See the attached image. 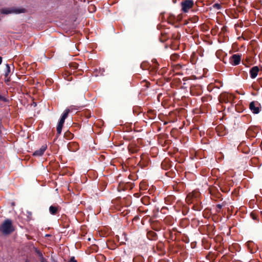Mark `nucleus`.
Returning a JSON list of instances; mask_svg holds the SVG:
<instances>
[{
  "instance_id": "nucleus-26",
  "label": "nucleus",
  "mask_w": 262,
  "mask_h": 262,
  "mask_svg": "<svg viewBox=\"0 0 262 262\" xmlns=\"http://www.w3.org/2000/svg\"><path fill=\"white\" fill-rule=\"evenodd\" d=\"M26 262H28V261H26Z\"/></svg>"
},
{
  "instance_id": "nucleus-1",
  "label": "nucleus",
  "mask_w": 262,
  "mask_h": 262,
  "mask_svg": "<svg viewBox=\"0 0 262 262\" xmlns=\"http://www.w3.org/2000/svg\"><path fill=\"white\" fill-rule=\"evenodd\" d=\"M14 230L11 220L7 219L2 224L0 227L1 232L4 234L8 235Z\"/></svg>"
},
{
  "instance_id": "nucleus-13",
  "label": "nucleus",
  "mask_w": 262,
  "mask_h": 262,
  "mask_svg": "<svg viewBox=\"0 0 262 262\" xmlns=\"http://www.w3.org/2000/svg\"><path fill=\"white\" fill-rule=\"evenodd\" d=\"M69 112H70L69 109L67 108V109L65 110L61 118L65 120V119L67 118Z\"/></svg>"
},
{
  "instance_id": "nucleus-23",
  "label": "nucleus",
  "mask_w": 262,
  "mask_h": 262,
  "mask_svg": "<svg viewBox=\"0 0 262 262\" xmlns=\"http://www.w3.org/2000/svg\"><path fill=\"white\" fill-rule=\"evenodd\" d=\"M0 99L1 100H3L4 99V97L3 96H2L1 95H0Z\"/></svg>"
},
{
  "instance_id": "nucleus-2",
  "label": "nucleus",
  "mask_w": 262,
  "mask_h": 262,
  "mask_svg": "<svg viewBox=\"0 0 262 262\" xmlns=\"http://www.w3.org/2000/svg\"><path fill=\"white\" fill-rule=\"evenodd\" d=\"M193 2L192 0H185L181 2L182 10L184 12H187L193 6Z\"/></svg>"
},
{
  "instance_id": "nucleus-14",
  "label": "nucleus",
  "mask_w": 262,
  "mask_h": 262,
  "mask_svg": "<svg viewBox=\"0 0 262 262\" xmlns=\"http://www.w3.org/2000/svg\"><path fill=\"white\" fill-rule=\"evenodd\" d=\"M178 19L175 17L173 15H170L168 18V21L170 23H174L177 21Z\"/></svg>"
},
{
  "instance_id": "nucleus-19",
  "label": "nucleus",
  "mask_w": 262,
  "mask_h": 262,
  "mask_svg": "<svg viewBox=\"0 0 262 262\" xmlns=\"http://www.w3.org/2000/svg\"><path fill=\"white\" fill-rule=\"evenodd\" d=\"M41 262H48L46 259H45L43 257H41Z\"/></svg>"
},
{
  "instance_id": "nucleus-22",
  "label": "nucleus",
  "mask_w": 262,
  "mask_h": 262,
  "mask_svg": "<svg viewBox=\"0 0 262 262\" xmlns=\"http://www.w3.org/2000/svg\"><path fill=\"white\" fill-rule=\"evenodd\" d=\"M2 58L0 56V64L2 63Z\"/></svg>"
},
{
  "instance_id": "nucleus-8",
  "label": "nucleus",
  "mask_w": 262,
  "mask_h": 262,
  "mask_svg": "<svg viewBox=\"0 0 262 262\" xmlns=\"http://www.w3.org/2000/svg\"><path fill=\"white\" fill-rule=\"evenodd\" d=\"M47 145H42L39 149L36 150L34 153L33 155L35 156H42L46 150L47 149Z\"/></svg>"
},
{
  "instance_id": "nucleus-25",
  "label": "nucleus",
  "mask_w": 262,
  "mask_h": 262,
  "mask_svg": "<svg viewBox=\"0 0 262 262\" xmlns=\"http://www.w3.org/2000/svg\"><path fill=\"white\" fill-rule=\"evenodd\" d=\"M163 164H164V162H162V165L163 166Z\"/></svg>"
},
{
  "instance_id": "nucleus-15",
  "label": "nucleus",
  "mask_w": 262,
  "mask_h": 262,
  "mask_svg": "<svg viewBox=\"0 0 262 262\" xmlns=\"http://www.w3.org/2000/svg\"><path fill=\"white\" fill-rule=\"evenodd\" d=\"M179 58V55L177 54H173L171 55L170 58L171 60H175Z\"/></svg>"
},
{
  "instance_id": "nucleus-3",
  "label": "nucleus",
  "mask_w": 262,
  "mask_h": 262,
  "mask_svg": "<svg viewBox=\"0 0 262 262\" xmlns=\"http://www.w3.org/2000/svg\"><path fill=\"white\" fill-rule=\"evenodd\" d=\"M249 108L254 114L259 113L260 109V105L257 102L252 101L250 103Z\"/></svg>"
},
{
  "instance_id": "nucleus-6",
  "label": "nucleus",
  "mask_w": 262,
  "mask_h": 262,
  "mask_svg": "<svg viewBox=\"0 0 262 262\" xmlns=\"http://www.w3.org/2000/svg\"><path fill=\"white\" fill-rule=\"evenodd\" d=\"M1 11L2 13L6 14H9V13H20L24 12H25L24 9H21V10H18V9L9 10V9H2L1 10Z\"/></svg>"
},
{
  "instance_id": "nucleus-4",
  "label": "nucleus",
  "mask_w": 262,
  "mask_h": 262,
  "mask_svg": "<svg viewBox=\"0 0 262 262\" xmlns=\"http://www.w3.org/2000/svg\"><path fill=\"white\" fill-rule=\"evenodd\" d=\"M241 60V55L239 54H234L229 59L230 63L233 66L239 64Z\"/></svg>"
},
{
  "instance_id": "nucleus-21",
  "label": "nucleus",
  "mask_w": 262,
  "mask_h": 262,
  "mask_svg": "<svg viewBox=\"0 0 262 262\" xmlns=\"http://www.w3.org/2000/svg\"><path fill=\"white\" fill-rule=\"evenodd\" d=\"M138 258V257L134 258V259H133V261L134 262H137Z\"/></svg>"
},
{
  "instance_id": "nucleus-10",
  "label": "nucleus",
  "mask_w": 262,
  "mask_h": 262,
  "mask_svg": "<svg viewBox=\"0 0 262 262\" xmlns=\"http://www.w3.org/2000/svg\"><path fill=\"white\" fill-rule=\"evenodd\" d=\"M59 209L58 206H51L49 208L50 212L52 214H55Z\"/></svg>"
},
{
  "instance_id": "nucleus-18",
  "label": "nucleus",
  "mask_w": 262,
  "mask_h": 262,
  "mask_svg": "<svg viewBox=\"0 0 262 262\" xmlns=\"http://www.w3.org/2000/svg\"><path fill=\"white\" fill-rule=\"evenodd\" d=\"M69 262H77V260L75 259L74 257H72Z\"/></svg>"
},
{
  "instance_id": "nucleus-11",
  "label": "nucleus",
  "mask_w": 262,
  "mask_h": 262,
  "mask_svg": "<svg viewBox=\"0 0 262 262\" xmlns=\"http://www.w3.org/2000/svg\"><path fill=\"white\" fill-rule=\"evenodd\" d=\"M152 64H153L152 68L154 69L155 72H157L159 69V68H158L159 64H158L156 59H153L152 60Z\"/></svg>"
},
{
  "instance_id": "nucleus-12",
  "label": "nucleus",
  "mask_w": 262,
  "mask_h": 262,
  "mask_svg": "<svg viewBox=\"0 0 262 262\" xmlns=\"http://www.w3.org/2000/svg\"><path fill=\"white\" fill-rule=\"evenodd\" d=\"M195 194L196 193L195 192H193V193H189V194H188V195L186 197V200L188 202V203H192L191 201V199L193 197V196L195 195V197H196V195H195Z\"/></svg>"
},
{
  "instance_id": "nucleus-9",
  "label": "nucleus",
  "mask_w": 262,
  "mask_h": 262,
  "mask_svg": "<svg viewBox=\"0 0 262 262\" xmlns=\"http://www.w3.org/2000/svg\"><path fill=\"white\" fill-rule=\"evenodd\" d=\"M64 121V120L60 118L57 126V132L58 134H61Z\"/></svg>"
},
{
  "instance_id": "nucleus-7",
  "label": "nucleus",
  "mask_w": 262,
  "mask_h": 262,
  "mask_svg": "<svg viewBox=\"0 0 262 262\" xmlns=\"http://www.w3.org/2000/svg\"><path fill=\"white\" fill-rule=\"evenodd\" d=\"M259 71V69L257 66L252 67L250 70V77L252 78H255L257 76Z\"/></svg>"
},
{
  "instance_id": "nucleus-16",
  "label": "nucleus",
  "mask_w": 262,
  "mask_h": 262,
  "mask_svg": "<svg viewBox=\"0 0 262 262\" xmlns=\"http://www.w3.org/2000/svg\"><path fill=\"white\" fill-rule=\"evenodd\" d=\"M222 205L217 204L215 207L216 212H220L221 211V209H222Z\"/></svg>"
},
{
  "instance_id": "nucleus-24",
  "label": "nucleus",
  "mask_w": 262,
  "mask_h": 262,
  "mask_svg": "<svg viewBox=\"0 0 262 262\" xmlns=\"http://www.w3.org/2000/svg\"><path fill=\"white\" fill-rule=\"evenodd\" d=\"M151 233H153L152 232H151ZM150 234V232H148V234L149 235Z\"/></svg>"
},
{
  "instance_id": "nucleus-5",
  "label": "nucleus",
  "mask_w": 262,
  "mask_h": 262,
  "mask_svg": "<svg viewBox=\"0 0 262 262\" xmlns=\"http://www.w3.org/2000/svg\"><path fill=\"white\" fill-rule=\"evenodd\" d=\"M231 99V95L225 93L221 94L220 97V101L225 103L229 102Z\"/></svg>"
},
{
  "instance_id": "nucleus-20",
  "label": "nucleus",
  "mask_w": 262,
  "mask_h": 262,
  "mask_svg": "<svg viewBox=\"0 0 262 262\" xmlns=\"http://www.w3.org/2000/svg\"><path fill=\"white\" fill-rule=\"evenodd\" d=\"M214 7L219 9L220 8V5L215 4H214Z\"/></svg>"
},
{
  "instance_id": "nucleus-17",
  "label": "nucleus",
  "mask_w": 262,
  "mask_h": 262,
  "mask_svg": "<svg viewBox=\"0 0 262 262\" xmlns=\"http://www.w3.org/2000/svg\"><path fill=\"white\" fill-rule=\"evenodd\" d=\"M6 67H7V73H6V75H7L10 72V68L9 64H8L6 65Z\"/></svg>"
}]
</instances>
